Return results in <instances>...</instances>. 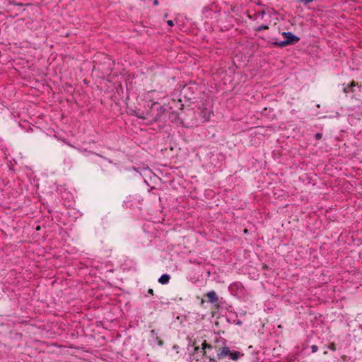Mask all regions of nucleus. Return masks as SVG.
I'll use <instances>...</instances> for the list:
<instances>
[{
  "label": "nucleus",
  "instance_id": "1",
  "mask_svg": "<svg viewBox=\"0 0 362 362\" xmlns=\"http://www.w3.org/2000/svg\"><path fill=\"white\" fill-rule=\"evenodd\" d=\"M281 35L285 38V40L282 41H276L274 42V45L280 47H283L288 45L295 44L300 40L299 37L293 35L291 32H283Z\"/></svg>",
  "mask_w": 362,
  "mask_h": 362
},
{
  "label": "nucleus",
  "instance_id": "2",
  "mask_svg": "<svg viewBox=\"0 0 362 362\" xmlns=\"http://www.w3.org/2000/svg\"><path fill=\"white\" fill-rule=\"evenodd\" d=\"M158 105L157 103H153L152 104L153 107H151V117H152V120L153 121H158L160 117L164 115L165 112V109L162 107V106H159L158 108H157V111H158V113L154 115L153 114V112H154V109L156 108V106Z\"/></svg>",
  "mask_w": 362,
  "mask_h": 362
},
{
  "label": "nucleus",
  "instance_id": "3",
  "mask_svg": "<svg viewBox=\"0 0 362 362\" xmlns=\"http://www.w3.org/2000/svg\"><path fill=\"white\" fill-rule=\"evenodd\" d=\"M202 349H199V347H196L194 349V354H192V360L195 359V356L196 355H197L199 353L202 354V356L205 355L206 354V349H212V346L208 343H206V341H204L202 344Z\"/></svg>",
  "mask_w": 362,
  "mask_h": 362
},
{
  "label": "nucleus",
  "instance_id": "4",
  "mask_svg": "<svg viewBox=\"0 0 362 362\" xmlns=\"http://www.w3.org/2000/svg\"><path fill=\"white\" fill-rule=\"evenodd\" d=\"M230 350L228 347L224 346L218 350V352L217 354V358L218 359L221 360L224 357H229V355L230 354Z\"/></svg>",
  "mask_w": 362,
  "mask_h": 362
},
{
  "label": "nucleus",
  "instance_id": "5",
  "mask_svg": "<svg viewBox=\"0 0 362 362\" xmlns=\"http://www.w3.org/2000/svg\"><path fill=\"white\" fill-rule=\"evenodd\" d=\"M206 296L208 298L209 301L211 303H217L218 300V296L214 291L206 293Z\"/></svg>",
  "mask_w": 362,
  "mask_h": 362
},
{
  "label": "nucleus",
  "instance_id": "6",
  "mask_svg": "<svg viewBox=\"0 0 362 362\" xmlns=\"http://www.w3.org/2000/svg\"><path fill=\"white\" fill-rule=\"evenodd\" d=\"M150 334L151 337L155 342H157L159 346L163 345V342L161 339H159L158 333L157 331L152 329L150 332Z\"/></svg>",
  "mask_w": 362,
  "mask_h": 362
},
{
  "label": "nucleus",
  "instance_id": "7",
  "mask_svg": "<svg viewBox=\"0 0 362 362\" xmlns=\"http://www.w3.org/2000/svg\"><path fill=\"white\" fill-rule=\"evenodd\" d=\"M243 356V354H241L239 351H230V354L229 355V358L233 361H236L238 358H240V356Z\"/></svg>",
  "mask_w": 362,
  "mask_h": 362
},
{
  "label": "nucleus",
  "instance_id": "8",
  "mask_svg": "<svg viewBox=\"0 0 362 362\" xmlns=\"http://www.w3.org/2000/svg\"><path fill=\"white\" fill-rule=\"evenodd\" d=\"M170 276L168 274H163L158 279V282L161 284H166L170 281Z\"/></svg>",
  "mask_w": 362,
  "mask_h": 362
},
{
  "label": "nucleus",
  "instance_id": "9",
  "mask_svg": "<svg viewBox=\"0 0 362 362\" xmlns=\"http://www.w3.org/2000/svg\"><path fill=\"white\" fill-rule=\"evenodd\" d=\"M356 86V83L354 81H352L350 85L344 88V92L345 93H349L350 92H353V87Z\"/></svg>",
  "mask_w": 362,
  "mask_h": 362
},
{
  "label": "nucleus",
  "instance_id": "10",
  "mask_svg": "<svg viewBox=\"0 0 362 362\" xmlns=\"http://www.w3.org/2000/svg\"><path fill=\"white\" fill-rule=\"evenodd\" d=\"M267 29H269V26L268 25H262L259 27L255 29V30L256 31H261V30H267Z\"/></svg>",
  "mask_w": 362,
  "mask_h": 362
},
{
  "label": "nucleus",
  "instance_id": "11",
  "mask_svg": "<svg viewBox=\"0 0 362 362\" xmlns=\"http://www.w3.org/2000/svg\"><path fill=\"white\" fill-rule=\"evenodd\" d=\"M322 136V134L321 133H319V132L316 133L315 135V138L316 140L321 139Z\"/></svg>",
  "mask_w": 362,
  "mask_h": 362
},
{
  "label": "nucleus",
  "instance_id": "12",
  "mask_svg": "<svg viewBox=\"0 0 362 362\" xmlns=\"http://www.w3.org/2000/svg\"><path fill=\"white\" fill-rule=\"evenodd\" d=\"M311 350H312V352H313V353H315V352H317V350H318V347H317V346H316V345H313V346H311Z\"/></svg>",
  "mask_w": 362,
  "mask_h": 362
},
{
  "label": "nucleus",
  "instance_id": "13",
  "mask_svg": "<svg viewBox=\"0 0 362 362\" xmlns=\"http://www.w3.org/2000/svg\"><path fill=\"white\" fill-rule=\"evenodd\" d=\"M167 24H168L169 26H173V25H174V22H173V21H172V20H168V21H167Z\"/></svg>",
  "mask_w": 362,
  "mask_h": 362
},
{
  "label": "nucleus",
  "instance_id": "14",
  "mask_svg": "<svg viewBox=\"0 0 362 362\" xmlns=\"http://www.w3.org/2000/svg\"><path fill=\"white\" fill-rule=\"evenodd\" d=\"M329 349L334 351L335 350V345L334 344H332L330 346H329Z\"/></svg>",
  "mask_w": 362,
  "mask_h": 362
},
{
  "label": "nucleus",
  "instance_id": "15",
  "mask_svg": "<svg viewBox=\"0 0 362 362\" xmlns=\"http://www.w3.org/2000/svg\"><path fill=\"white\" fill-rule=\"evenodd\" d=\"M148 293L151 295H153V290L152 288H149Z\"/></svg>",
  "mask_w": 362,
  "mask_h": 362
},
{
  "label": "nucleus",
  "instance_id": "16",
  "mask_svg": "<svg viewBox=\"0 0 362 362\" xmlns=\"http://www.w3.org/2000/svg\"><path fill=\"white\" fill-rule=\"evenodd\" d=\"M158 4H159L158 0H154V1H153V5H154V6H158Z\"/></svg>",
  "mask_w": 362,
  "mask_h": 362
},
{
  "label": "nucleus",
  "instance_id": "17",
  "mask_svg": "<svg viewBox=\"0 0 362 362\" xmlns=\"http://www.w3.org/2000/svg\"><path fill=\"white\" fill-rule=\"evenodd\" d=\"M137 117H138L139 118H142V119H145V118H146L145 117H144V116H142V115H137Z\"/></svg>",
  "mask_w": 362,
  "mask_h": 362
},
{
  "label": "nucleus",
  "instance_id": "18",
  "mask_svg": "<svg viewBox=\"0 0 362 362\" xmlns=\"http://www.w3.org/2000/svg\"><path fill=\"white\" fill-rule=\"evenodd\" d=\"M244 233H247V229H245V230H244Z\"/></svg>",
  "mask_w": 362,
  "mask_h": 362
}]
</instances>
